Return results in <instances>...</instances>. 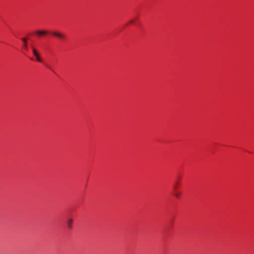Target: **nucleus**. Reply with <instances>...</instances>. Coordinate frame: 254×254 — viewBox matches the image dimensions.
Instances as JSON below:
<instances>
[{"label": "nucleus", "mask_w": 254, "mask_h": 254, "mask_svg": "<svg viewBox=\"0 0 254 254\" xmlns=\"http://www.w3.org/2000/svg\"><path fill=\"white\" fill-rule=\"evenodd\" d=\"M32 48L33 53L36 56L37 61L39 62L42 63V60L40 57L39 55L37 50L35 48H34V47H32Z\"/></svg>", "instance_id": "nucleus-1"}, {"label": "nucleus", "mask_w": 254, "mask_h": 254, "mask_svg": "<svg viewBox=\"0 0 254 254\" xmlns=\"http://www.w3.org/2000/svg\"><path fill=\"white\" fill-rule=\"evenodd\" d=\"M52 34L53 36L58 37L59 38H61L62 39H64L65 38V36L63 34L61 33L60 32L54 31V32H52Z\"/></svg>", "instance_id": "nucleus-2"}, {"label": "nucleus", "mask_w": 254, "mask_h": 254, "mask_svg": "<svg viewBox=\"0 0 254 254\" xmlns=\"http://www.w3.org/2000/svg\"><path fill=\"white\" fill-rule=\"evenodd\" d=\"M48 33V32L45 30H38L35 32V34L39 36H42Z\"/></svg>", "instance_id": "nucleus-3"}, {"label": "nucleus", "mask_w": 254, "mask_h": 254, "mask_svg": "<svg viewBox=\"0 0 254 254\" xmlns=\"http://www.w3.org/2000/svg\"><path fill=\"white\" fill-rule=\"evenodd\" d=\"M72 219L70 218L67 221V227L69 229H71L72 227Z\"/></svg>", "instance_id": "nucleus-4"}, {"label": "nucleus", "mask_w": 254, "mask_h": 254, "mask_svg": "<svg viewBox=\"0 0 254 254\" xmlns=\"http://www.w3.org/2000/svg\"><path fill=\"white\" fill-rule=\"evenodd\" d=\"M22 40L24 43V46L25 50L27 49V42L25 38H22Z\"/></svg>", "instance_id": "nucleus-5"}, {"label": "nucleus", "mask_w": 254, "mask_h": 254, "mask_svg": "<svg viewBox=\"0 0 254 254\" xmlns=\"http://www.w3.org/2000/svg\"><path fill=\"white\" fill-rule=\"evenodd\" d=\"M180 195H181L180 192H177L175 194V196L177 198H179L180 197Z\"/></svg>", "instance_id": "nucleus-6"}, {"label": "nucleus", "mask_w": 254, "mask_h": 254, "mask_svg": "<svg viewBox=\"0 0 254 254\" xmlns=\"http://www.w3.org/2000/svg\"><path fill=\"white\" fill-rule=\"evenodd\" d=\"M133 22V20H131L129 22L130 23H132Z\"/></svg>", "instance_id": "nucleus-7"}, {"label": "nucleus", "mask_w": 254, "mask_h": 254, "mask_svg": "<svg viewBox=\"0 0 254 254\" xmlns=\"http://www.w3.org/2000/svg\"><path fill=\"white\" fill-rule=\"evenodd\" d=\"M174 190H176V189H177V187H176V186H174Z\"/></svg>", "instance_id": "nucleus-8"}]
</instances>
